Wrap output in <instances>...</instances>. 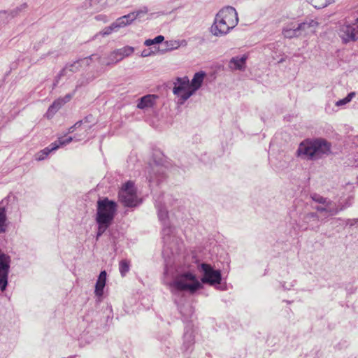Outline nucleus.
Masks as SVG:
<instances>
[{
	"label": "nucleus",
	"mask_w": 358,
	"mask_h": 358,
	"mask_svg": "<svg viewBox=\"0 0 358 358\" xmlns=\"http://www.w3.org/2000/svg\"><path fill=\"white\" fill-rule=\"evenodd\" d=\"M296 152L301 159L318 160L331 153V143L322 138L306 139L299 144Z\"/></svg>",
	"instance_id": "f257e3e1"
},
{
	"label": "nucleus",
	"mask_w": 358,
	"mask_h": 358,
	"mask_svg": "<svg viewBox=\"0 0 358 358\" xmlns=\"http://www.w3.org/2000/svg\"><path fill=\"white\" fill-rule=\"evenodd\" d=\"M238 23V17L236 9L232 6H226L216 14L210 27V32L215 36L222 37L229 33Z\"/></svg>",
	"instance_id": "f03ea898"
},
{
	"label": "nucleus",
	"mask_w": 358,
	"mask_h": 358,
	"mask_svg": "<svg viewBox=\"0 0 358 358\" xmlns=\"http://www.w3.org/2000/svg\"><path fill=\"white\" fill-rule=\"evenodd\" d=\"M171 291L176 294L179 292L187 291L194 293L201 287V282L190 271L178 273L169 284Z\"/></svg>",
	"instance_id": "7ed1b4c3"
},
{
	"label": "nucleus",
	"mask_w": 358,
	"mask_h": 358,
	"mask_svg": "<svg viewBox=\"0 0 358 358\" xmlns=\"http://www.w3.org/2000/svg\"><path fill=\"white\" fill-rule=\"evenodd\" d=\"M117 210V204L108 198L97 201L96 222L101 224H110Z\"/></svg>",
	"instance_id": "20e7f679"
},
{
	"label": "nucleus",
	"mask_w": 358,
	"mask_h": 358,
	"mask_svg": "<svg viewBox=\"0 0 358 358\" xmlns=\"http://www.w3.org/2000/svg\"><path fill=\"white\" fill-rule=\"evenodd\" d=\"M88 118L89 117H86L84 120L78 121L69 129V133H73L76 130L79 129L80 134H76L73 137L64 136L59 138L58 140L55 141L58 144V148L60 145H67L73 141H78L84 139L87 136L88 131L91 129V126L89 124L90 121L88 120Z\"/></svg>",
	"instance_id": "39448f33"
},
{
	"label": "nucleus",
	"mask_w": 358,
	"mask_h": 358,
	"mask_svg": "<svg viewBox=\"0 0 358 358\" xmlns=\"http://www.w3.org/2000/svg\"><path fill=\"white\" fill-rule=\"evenodd\" d=\"M94 59H99V57L97 55H92L90 57L79 59L73 62L66 64L55 78L54 87L57 85L61 77L71 76L73 73L79 71L83 64L89 66L90 64V62L94 60Z\"/></svg>",
	"instance_id": "423d86ee"
},
{
	"label": "nucleus",
	"mask_w": 358,
	"mask_h": 358,
	"mask_svg": "<svg viewBox=\"0 0 358 358\" xmlns=\"http://www.w3.org/2000/svg\"><path fill=\"white\" fill-rule=\"evenodd\" d=\"M119 201L127 207H134L138 204L136 189L134 183L127 182L121 188L118 194Z\"/></svg>",
	"instance_id": "0eeeda50"
},
{
	"label": "nucleus",
	"mask_w": 358,
	"mask_h": 358,
	"mask_svg": "<svg viewBox=\"0 0 358 358\" xmlns=\"http://www.w3.org/2000/svg\"><path fill=\"white\" fill-rule=\"evenodd\" d=\"M338 34L345 43L358 40V18L346 20L341 25Z\"/></svg>",
	"instance_id": "6e6552de"
},
{
	"label": "nucleus",
	"mask_w": 358,
	"mask_h": 358,
	"mask_svg": "<svg viewBox=\"0 0 358 358\" xmlns=\"http://www.w3.org/2000/svg\"><path fill=\"white\" fill-rule=\"evenodd\" d=\"M200 270L203 273L201 282L212 286L220 285L222 281V275L220 270H215L210 264L202 263Z\"/></svg>",
	"instance_id": "1a4fd4ad"
},
{
	"label": "nucleus",
	"mask_w": 358,
	"mask_h": 358,
	"mask_svg": "<svg viewBox=\"0 0 358 358\" xmlns=\"http://www.w3.org/2000/svg\"><path fill=\"white\" fill-rule=\"evenodd\" d=\"M173 92L180 98V103L181 104L187 100L193 94L188 78H178L174 83Z\"/></svg>",
	"instance_id": "9d476101"
},
{
	"label": "nucleus",
	"mask_w": 358,
	"mask_h": 358,
	"mask_svg": "<svg viewBox=\"0 0 358 358\" xmlns=\"http://www.w3.org/2000/svg\"><path fill=\"white\" fill-rule=\"evenodd\" d=\"M10 257L0 250V289L3 292L8 285Z\"/></svg>",
	"instance_id": "9b49d317"
},
{
	"label": "nucleus",
	"mask_w": 358,
	"mask_h": 358,
	"mask_svg": "<svg viewBox=\"0 0 358 358\" xmlns=\"http://www.w3.org/2000/svg\"><path fill=\"white\" fill-rule=\"evenodd\" d=\"M166 168L156 162L150 164L149 173V181L159 183L166 176Z\"/></svg>",
	"instance_id": "f8f14e48"
},
{
	"label": "nucleus",
	"mask_w": 358,
	"mask_h": 358,
	"mask_svg": "<svg viewBox=\"0 0 358 358\" xmlns=\"http://www.w3.org/2000/svg\"><path fill=\"white\" fill-rule=\"evenodd\" d=\"M310 198L315 202L322 204L321 206H317L315 209L320 213H326L329 215V209L334 208V201L329 199L327 197H324L319 194L313 193L310 194Z\"/></svg>",
	"instance_id": "ddd939ff"
},
{
	"label": "nucleus",
	"mask_w": 358,
	"mask_h": 358,
	"mask_svg": "<svg viewBox=\"0 0 358 358\" xmlns=\"http://www.w3.org/2000/svg\"><path fill=\"white\" fill-rule=\"evenodd\" d=\"M194 343L193 329L191 327H187L185 329L183 343L181 348L183 352L189 354L193 350Z\"/></svg>",
	"instance_id": "4468645a"
},
{
	"label": "nucleus",
	"mask_w": 358,
	"mask_h": 358,
	"mask_svg": "<svg viewBox=\"0 0 358 358\" xmlns=\"http://www.w3.org/2000/svg\"><path fill=\"white\" fill-rule=\"evenodd\" d=\"M320 217L317 213L310 212L306 213L302 217V222L305 224V229L317 230L319 229Z\"/></svg>",
	"instance_id": "2eb2a0df"
},
{
	"label": "nucleus",
	"mask_w": 358,
	"mask_h": 358,
	"mask_svg": "<svg viewBox=\"0 0 358 358\" xmlns=\"http://www.w3.org/2000/svg\"><path fill=\"white\" fill-rule=\"evenodd\" d=\"M162 238L166 246L172 249L171 245L177 241L175 236V229L169 223L163 225Z\"/></svg>",
	"instance_id": "dca6fc26"
},
{
	"label": "nucleus",
	"mask_w": 358,
	"mask_h": 358,
	"mask_svg": "<svg viewBox=\"0 0 358 358\" xmlns=\"http://www.w3.org/2000/svg\"><path fill=\"white\" fill-rule=\"evenodd\" d=\"M353 202V196H348L343 203H340L338 205H336V203L334 202V208L329 209V216H334L337 215L339 212L350 207Z\"/></svg>",
	"instance_id": "f3484780"
},
{
	"label": "nucleus",
	"mask_w": 358,
	"mask_h": 358,
	"mask_svg": "<svg viewBox=\"0 0 358 358\" xmlns=\"http://www.w3.org/2000/svg\"><path fill=\"white\" fill-rule=\"evenodd\" d=\"M247 59V55H243L241 57H234L230 59L229 66L232 70L245 71Z\"/></svg>",
	"instance_id": "a211bd4d"
},
{
	"label": "nucleus",
	"mask_w": 358,
	"mask_h": 358,
	"mask_svg": "<svg viewBox=\"0 0 358 358\" xmlns=\"http://www.w3.org/2000/svg\"><path fill=\"white\" fill-rule=\"evenodd\" d=\"M302 36L306 35L308 32L314 33L318 26V22L315 20H308L297 24Z\"/></svg>",
	"instance_id": "6ab92c4d"
},
{
	"label": "nucleus",
	"mask_w": 358,
	"mask_h": 358,
	"mask_svg": "<svg viewBox=\"0 0 358 358\" xmlns=\"http://www.w3.org/2000/svg\"><path fill=\"white\" fill-rule=\"evenodd\" d=\"M282 34L285 38H298L301 36L302 34L299 29H298V26H295L294 22H291L282 28Z\"/></svg>",
	"instance_id": "aec40b11"
},
{
	"label": "nucleus",
	"mask_w": 358,
	"mask_h": 358,
	"mask_svg": "<svg viewBox=\"0 0 358 358\" xmlns=\"http://www.w3.org/2000/svg\"><path fill=\"white\" fill-rule=\"evenodd\" d=\"M155 206L157 208L159 220L162 222V225L169 223L168 210L165 206V203H162L159 198L156 199Z\"/></svg>",
	"instance_id": "412c9836"
},
{
	"label": "nucleus",
	"mask_w": 358,
	"mask_h": 358,
	"mask_svg": "<svg viewBox=\"0 0 358 358\" xmlns=\"http://www.w3.org/2000/svg\"><path fill=\"white\" fill-rule=\"evenodd\" d=\"M106 271H102L99 273L97 281L95 285L94 293L96 296H101L103 294V289L106 285Z\"/></svg>",
	"instance_id": "4be33fe9"
},
{
	"label": "nucleus",
	"mask_w": 358,
	"mask_h": 358,
	"mask_svg": "<svg viewBox=\"0 0 358 358\" xmlns=\"http://www.w3.org/2000/svg\"><path fill=\"white\" fill-rule=\"evenodd\" d=\"M205 76L206 73L203 71H199L194 74L191 83H189L193 94L201 86Z\"/></svg>",
	"instance_id": "5701e85b"
},
{
	"label": "nucleus",
	"mask_w": 358,
	"mask_h": 358,
	"mask_svg": "<svg viewBox=\"0 0 358 358\" xmlns=\"http://www.w3.org/2000/svg\"><path fill=\"white\" fill-rule=\"evenodd\" d=\"M156 99V96L155 95H145L141 97L138 100V103L137 104V107L140 109H145L149 108L153 106L155 103V100Z\"/></svg>",
	"instance_id": "b1692460"
},
{
	"label": "nucleus",
	"mask_w": 358,
	"mask_h": 358,
	"mask_svg": "<svg viewBox=\"0 0 358 358\" xmlns=\"http://www.w3.org/2000/svg\"><path fill=\"white\" fill-rule=\"evenodd\" d=\"M95 59L99 60V62L101 64L110 65L111 64H115V63L121 61L122 59V57H121V55L118 51V49H117L110 54V55L108 56V61H107V62H104V61L101 60V59L100 57H99V59Z\"/></svg>",
	"instance_id": "393cba45"
},
{
	"label": "nucleus",
	"mask_w": 358,
	"mask_h": 358,
	"mask_svg": "<svg viewBox=\"0 0 358 358\" xmlns=\"http://www.w3.org/2000/svg\"><path fill=\"white\" fill-rule=\"evenodd\" d=\"M58 148V144L57 142L52 143L49 146L38 152L36 155V160L41 161L43 160L50 152L54 151Z\"/></svg>",
	"instance_id": "a878e982"
},
{
	"label": "nucleus",
	"mask_w": 358,
	"mask_h": 358,
	"mask_svg": "<svg viewBox=\"0 0 358 358\" xmlns=\"http://www.w3.org/2000/svg\"><path fill=\"white\" fill-rule=\"evenodd\" d=\"M64 104V101L62 98L56 99L52 104L48 108L47 112V117L48 118L52 117L57 111Z\"/></svg>",
	"instance_id": "bb28decb"
},
{
	"label": "nucleus",
	"mask_w": 358,
	"mask_h": 358,
	"mask_svg": "<svg viewBox=\"0 0 358 358\" xmlns=\"http://www.w3.org/2000/svg\"><path fill=\"white\" fill-rule=\"evenodd\" d=\"M7 228L6 224V211L4 207H0V234L6 232Z\"/></svg>",
	"instance_id": "cd10ccee"
},
{
	"label": "nucleus",
	"mask_w": 358,
	"mask_h": 358,
	"mask_svg": "<svg viewBox=\"0 0 358 358\" xmlns=\"http://www.w3.org/2000/svg\"><path fill=\"white\" fill-rule=\"evenodd\" d=\"M130 268V264L126 259H123L120 262L119 264V271L122 277L125 276L126 274L129 272Z\"/></svg>",
	"instance_id": "c85d7f7f"
},
{
	"label": "nucleus",
	"mask_w": 358,
	"mask_h": 358,
	"mask_svg": "<svg viewBox=\"0 0 358 358\" xmlns=\"http://www.w3.org/2000/svg\"><path fill=\"white\" fill-rule=\"evenodd\" d=\"M355 96V92H352L350 93H349L347 96H345L344 99H340L338 100L336 103V106H344L345 105L346 103H349L352 99V98Z\"/></svg>",
	"instance_id": "c756f323"
},
{
	"label": "nucleus",
	"mask_w": 358,
	"mask_h": 358,
	"mask_svg": "<svg viewBox=\"0 0 358 358\" xmlns=\"http://www.w3.org/2000/svg\"><path fill=\"white\" fill-rule=\"evenodd\" d=\"M134 48L131 46H125L120 49H118V51L122 59L125 57L131 55L134 52Z\"/></svg>",
	"instance_id": "7c9ffc66"
},
{
	"label": "nucleus",
	"mask_w": 358,
	"mask_h": 358,
	"mask_svg": "<svg viewBox=\"0 0 358 358\" xmlns=\"http://www.w3.org/2000/svg\"><path fill=\"white\" fill-rule=\"evenodd\" d=\"M164 40V37L162 35L156 36L154 39L145 40L144 44L146 46H150L153 44H158L162 43Z\"/></svg>",
	"instance_id": "2f4dec72"
},
{
	"label": "nucleus",
	"mask_w": 358,
	"mask_h": 358,
	"mask_svg": "<svg viewBox=\"0 0 358 358\" xmlns=\"http://www.w3.org/2000/svg\"><path fill=\"white\" fill-rule=\"evenodd\" d=\"M351 220L348 219V220H343L342 218H340V217H337V218H334L332 220H331V224L334 226H336V227H338L339 225H343V224H348L350 223Z\"/></svg>",
	"instance_id": "473e14b6"
},
{
	"label": "nucleus",
	"mask_w": 358,
	"mask_h": 358,
	"mask_svg": "<svg viewBox=\"0 0 358 358\" xmlns=\"http://www.w3.org/2000/svg\"><path fill=\"white\" fill-rule=\"evenodd\" d=\"M114 30H117V28L116 27H114V23H112L110 26L105 27L100 32V34L102 36H108Z\"/></svg>",
	"instance_id": "72a5a7b5"
},
{
	"label": "nucleus",
	"mask_w": 358,
	"mask_h": 358,
	"mask_svg": "<svg viewBox=\"0 0 358 358\" xmlns=\"http://www.w3.org/2000/svg\"><path fill=\"white\" fill-rule=\"evenodd\" d=\"M113 23L114 27H116L117 29L129 25L127 22L125 21L122 17L117 18Z\"/></svg>",
	"instance_id": "f704fd0d"
},
{
	"label": "nucleus",
	"mask_w": 358,
	"mask_h": 358,
	"mask_svg": "<svg viewBox=\"0 0 358 358\" xmlns=\"http://www.w3.org/2000/svg\"><path fill=\"white\" fill-rule=\"evenodd\" d=\"M148 12V9L147 7H143V8L132 12L134 13V15L135 16V20L137 18H140L143 17L144 15H145Z\"/></svg>",
	"instance_id": "c9c22d12"
},
{
	"label": "nucleus",
	"mask_w": 358,
	"mask_h": 358,
	"mask_svg": "<svg viewBox=\"0 0 358 358\" xmlns=\"http://www.w3.org/2000/svg\"><path fill=\"white\" fill-rule=\"evenodd\" d=\"M99 224V228H98V232H97V236H101V234L106 230V229L109 227L110 224Z\"/></svg>",
	"instance_id": "e433bc0d"
},
{
	"label": "nucleus",
	"mask_w": 358,
	"mask_h": 358,
	"mask_svg": "<svg viewBox=\"0 0 358 358\" xmlns=\"http://www.w3.org/2000/svg\"><path fill=\"white\" fill-rule=\"evenodd\" d=\"M122 17L127 22L128 24H131L135 20V16L132 12Z\"/></svg>",
	"instance_id": "4c0bfd02"
},
{
	"label": "nucleus",
	"mask_w": 358,
	"mask_h": 358,
	"mask_svg": "<svg viewBox=\"0 0 358 358\" xmlns=\"http://www.w3.org/2000/svg\"><path fill=\"white\" fill-rule=\"evenodd\" d=\"M179 309H180V313L187 317L191 316L193 313L192 308L191 306H189L187 313H185L182 308H181V307H180Z\"/></svg>",
	"instance_id": "58836bf2"
},
{
	"label": "nucleus",
	"mask_w": 358,
	"mask_h": 358,
	"mask_svg": "<svg viewBox=\"0 0 358 358\" xmlns=\"http://www.w3.org/2000/svg\"><path fill=\"white\" fill-rule=\"evenodd\" d=\"M73 92H75V91ZM73 95H74V93L67 94L64 98H62V99L64 101V103H66L71 99V98L73 97Z\"/></svg>",
	"instance_id": "ea45409f"
},
{
	"label": "nucleus",
	"mask_w": 358,
	"mask_h": 358,
	"mask_svg": "<svg viewBox=\"0 0 358 358\" xmlns=\"http://www.w3.org/2000/svg\"><path fill=\"white\" fill-rule=\"evenodd\" d=\"M27 7V3H23L20 7H17L13 12H15V14H17L19 11L25 9Z\"/></svg>",
	"instance_id": "a19ab883"
},
{
	"label": "nucleus",
	"mask_w": 358,
	"mask_h": 358,
	"mask_svg": "<svg viewBox=\"0 0 358 358\" xmlns=\"http://www.w3.org/2000/svg\"><path fill=\"white\" fill-rule=\"evenodd\" d=\"M149 55H150V52L148 50H145L141 52V56L143 57H148Z\"/></svg>",
	"instance_id": "79ce46f5"
},
{
	"label": "nucleus",
	"mask_w": 358,
	"mask_h": 358,
	"mask_svg": "<svg viewBox=\"0 0 358 358\" xmlns=\"http://www.w3.org/2000/svg\"><path fill=\"white\" fill-rule=\"evenodd\" d=\"M332 2H334V1H333V0H332V1H329H329H327L326 3H325L324 5H323V6H322V7H325V6H328V5H329V4H331Z\"/></svg>",
	"instance_id": "37998d69"
},
{
	"label": "nucleus",
	"mask_w": 358,
	"mask_h": 358,
	"mask_svg": "<svg viewBox=\"0 0 358 358\" xmlns=\"http://www.w3.org/2000/svg\"><path fill=\"white\" fill-rule=\"evenodd\" d=\"M102 17H103V16H102V15H97V16H96V20H100V19H101V18H102Z\"/></svg>",
	"instance_id": "c03bdc74"
},
{
	"label": "nucleus",
	"mask_w": 358,
	"mask_h": 358,
	"mask_svg": "<svg viewBox=\"0 0 358 358\" xmlns=\"http://www.w3.org/2000/svg\"><path fill=\"white\" fill-rule=\"evenodd\" d=\"M357 180H358V176H357Z\"/></svg>",
	"instance_id": "a18cd8bd"
}]
</instances>
